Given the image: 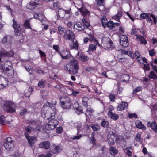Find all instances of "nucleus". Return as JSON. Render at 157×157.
Listing matches in <instances>:
<instances>
[{"mask_svg": "<svg viewBox=\"0 0 157 157\" xmlns=\"http://www.w3.org/2000/svg\"><path fill=\"white\" fill-rule=\"evenodd\" d=\"M110 101L114 102L115 101V96L114 94H110L109 96Z\"/></svg>", "mask_w": 157, "mask_h": 157, "instance_id": "bf43d9fd", "label": "nucleus"}, {"mask_svg": "<svg viewBox=\"0 0 157 157\" xmlns=\"http://www.w3.org/2000/svg\"><path fill=\"white\" fill-rule=\"evenodd\" d=\"M128 117L130 118H137V115L136 113H129Z\"/></svg>", "mask_w": 157, "mask_h": 157, "instance_id": "4d7b16f0", "label": "nucleus"}, {"mask_svg": "<svg viewBox=\"0 0 157 157\" xmlns=\"http://www.w3.org/2000/svg\"><path fill=\"white\" fill-rule=\"evenodd\" d=\"M148 77L150 79H156L157 78V75L153 71H151L149 74Z\"/></svg>", "mask_w": 157, "mask_h": 157, "instance_id": "2f4dec72", "label": "nucleus"}, {"mask_svg": "<svg viewBox=\"0 0 157 157\" xmlns=\"http://www.w3.org/2000/svg\"><path fill=\"white\" fill-rule=\"evenodd\" d=\"M79 59L81 61L85 62L89 60V58L84 55H80L79 57Z\"/></svg>", "mask_w": 157, "mask_h": 157, "instance_id": "72a5a7b5", "label": "nucleus"}, {"mask_svg": "<svg viewBox=\"0 0 157 157\" xmlns=\"http://www.w3.org/2000/svg\"><path fill=\"white\" fill-rule=\"evenodd\" d=\"M12 39V37L11 36L7 35L3 38L2 41L4 44H8L11 43Z\"/></svg>", "mask_w": 157, "mask_h": 157, "instance_id": "6ab92c4d", "label": "nucleus"}, {"mask_svg": "<svg viewBox=\"0 0 157 157\" xmlns=\"http://www.w3.org/2000/svg\"><path fill=\"white\" fill-rule=\"evenodd\" d=\"M65 29L61 26H59L58 27V33L60 35L63 34L64 32Z\"/></svg>", "mask_w": 157, "mask_h": 157, "instance_id": "79ce46f5", "label": "nucleus"}, {"mask_svg": "<svg viewBox=\"0 0 157 157\" xmlns=\"http://www.w3.org/2000/svg\"><path fill=\"white\" fill-rule=\"evenodd\" d=\"M149 15L148 14L144 13L141 14L140 15V18L143 19H147Z\"/></svg>", "mask_w": 157, "mask_h": 157, "instance_id": "3c124183", "label": "nucleus"}, {"mask_svg": "<svg viewBox=\"0 0 157 157\" xmlns=\"http://www.w3.org/2000/svg\"><path fill=\"white\" fill-rule=\"evenodd\" d=\"M89 98L87 97H84L82 98V104L83 106L87 108L88 106V101Z\"/></svg>", "mask_w": 157, "mask_h": 157, "instance_id": "c756f323", "label": "nucleus"}, {"mask_svg": "<svg viewBox=\"0 0 157 157\" xmlns=\"http://www.w3.org/2000/svg\"><path fill=\"white\" fill-rule=\"evenodd\" d=\"M82 137V135L81 134H80L76 136H73L71 137V139L72 140H79Z\"/></svg>", "mask_w": 157, "mask_h": 157, "instance_id": "864d4df0", "label": "nucleus"}, {"mask_svg": "<svg viewBox=\"0 0 157 157\" xmlns=\"http://www.w3.org/2000/svg\"><path fill=\"white\" fill-rule=\"evenodd\" d=\"M156 52V51L153 49L149 51V55L151 56H153L155 55Z\"/></svg>", "mask_w": 157, "mask_h": 157, "instance_id": "6e6d98bb", "label": "nucleus"}, {"mask_svg": "<svg viewBox=\"0 0 157 157\" xmlns=\"http://www.w3.org/2000/svg\"><path fill=\"white\" fill-rule=\"evenodd\" d=\"M64 69L71 74H77L79 69L78 63L76 60L73 59L65 66Z\"/></svg>", "mask_w": 157, "mask_h": 157, "instance_id": "f257e3e1", "label": "nucleus"}, {"mask_svg": "<svg viewBox=\"0 0 157 157\" xmlns=\"http://www.w3.org/2000/svg\"><path fill=\"white\" fill-rule=\"evenodd\" d=\"M8 84V81L6 78L2 77L0 80V89L4 88Z\"/></svg>", "mask_w": 157, "mask_h": 157, "instance_id": "dca6fc26", "label": "nucleus"}, {"mask_svg": "<svg viewBox=\"0 0 157 157\" xmlns=\"http://www.w3.org/2000/svg\"><path fill=\"white\" fill-rule=\"evenodd\" d=\"M142 89V88L141 87L139 86L136 87L134 90L133 91V93H135L137 92H138L140 91H141Z\"/></svg>", "mask_w": 157, "mask_h": 157, "instance_id": "13d9d810", "label": "nucleus"}, {"mask_svg": "<svg viewBox=\"0 0 157 157\" xmlns=\"http://www.w3.org/2000/svg\"><path fill=\"white\" fill-rule=\"evenodd\" d=\"M82 21L86 27H88L89 26L90 24L89 22L87 21L85 19L83 18L82 19Z\"/></svg>", "mask_w": 157, "mask_h": 157, "instance_id": "603ef678", "label": "nucleus"}, {"mask_svg": "<svg viewBox=\"0 0 157 157\" xmlns=\"http://www.w3.org/2000/svg\"><path fill=\"white\" fill-rule=\"evenodd\" d=\"M96 2L98 6H102L104 5L105 0H97Z\"/></svg>", "mask_w": 157, "mask_h": 157, "instance_id": "a18cd8bd", "label": "nucleus"}, {"mask_svg": "<svg viewBox=\"0 0 157 157\" xmlns=\"http://www.w3.org/2000/svg\"><path fill=\"white\" fill-rule=\"evenodd\" d=\"M74 29L75 30L81 31L83 30L85 27L84 25L80 22H78L74 24Z\"/></svg>", "mask_w": 157, "mask_h": 157, "instance_id": "f3484780", "label": "nucleus"}, {"mask_svg": "<svg viewBox=\"0 0 157 157\" xmlns=\"http://www.w3.org/2000/svg\"><path fill=\"white\" fill-rule=\"evenodd\" d=\"M51 105V103L49 102H47L44 105L41 110V114L42 116L45 117H47V114L46 113L45 111L49 109H51L50 107Z\"/></svg>", "mask_w": 157, "mask_h": 157, "instance_id": "9b49d317", "label": "nucleus"}, {"mask_svg": "<svg viewBox=\"0 0 157 157\" xmlns=\"http://www.w3.org/2000/svg\"><path fill=\"white\" fill-rule=\"evenodd\" d=\"M64 36L66 39H68L70 40L75 39L74 33L69 30H67L66 31Z\"/></svg>", "mask_w": 157, "mask_h": 157, "instance_id": "4468645a", "label": "nucleus"}, {"mask_svg": "<svg viewBox=\"0 0 157 157\" xmlns=\"http://www.w3.org/2000/svg\"><path fill=\"white\" fill-rule=\"evenodd\" d=\"M60 100L63 109H67L70 108L71 105V102L69 98L63 97H61Z\"/></svg>", "mask_w": 157, "mask_h": 157, "instance_id": "7ed1b4c3", "label": "nucleus"}, {"mask_svg": "<svg viewBox=\"0 0 157 157\" xmlns=\"http://www.w3.org/2000/svg\"><path fill=\"white\" fill-rule=\"evenodd\" d=\"M13 27L14 29L15 34L16 36H19L21 34V29L20 25L17 23V22L13 20Z\"/></svg>", "mask_w": 157, "mask_h": 157, "instance_id": "f8f14e48", "label": "nucleus"}, {"mask_svg": "<svg viewBox=\"0 0 157 157\" xmlns=\"http://www.w3.org/2000/svg\"><path fill=\"white\" fill-rule=\"evenodd\" d=\"M24 26L28 28L31 29V27L30 26L29 20H26L25 21L24 24Z\"/></svg>", "mask_w": 157, "mask_h": 157, "instance_id": "49530a36", "label": "nucleus"}, {"mask_svg": "<svg viewBox=\"0 0 157 157\" xmlns=\"http://www.w3.org/2000/svg\"><path fill=\"white\" fill-rule=\"evenodd\" d=\"M78 10L81 12L84 16H87L90 15V12L85 7L82 6L81 8L78 9Z\"/></svg>", "mask_w": 157, "mask_h": 157, "instance_id": "b1692460", "label": "nucleus"}, {"mask_svg": "<svg viewBox=\"0 0 157 157\" xmlns=\"http://www.w3.org/2000/svg\"><path fill=\"white\" fill-rule=\"evenodd\" d=\"M128 104L125 102H122V103L119 105L117 107V109L118 111L123 110L128 106Z\"/></svg>", "mask_w": 157, "mask_h": 157, "instance_id": "5701e85b", "label": "nucleus"}, {"mask_svg": "<svg viewBox=\"0 0 157 157\" xmlns=\"http://www.w3.org/2000/svg\"><path fill=\"white\" fill-rule=\"evenodd\" d=\"M110 151L112 155H115L118 152V150L114 147H111L110 148Z\"/></svg>", "mask_w": 157, "mask_h": 157, "instance_id": "7c9ffc66", "label": "nucleus"}, {"mask_svg": "<svg viewBox=\"0 0 157 157\" xmlns=\"http://www.w3.org/2000/svg\"><path fill=\"white\" fill-rule=\"evenodd\" d=\"M53 6L55 8H58L59 6V3L58 2H57L53 3Z\"/></svg>", "mask_w": 157, "mask_h": 157, "instance_id": "e2e57ef3", "label": "nucleus"}, {"mask_svg": "<svg viewBox=\"0 0 157 157\" xmlns=\"http://www.w3.org/2000/svg\"><path fill=\"white\" fill-rule=\"evenodd\" d=\"M136 40L138 41H140L141 44L145 45L147 43L144 37L141 35H136Z\"/></svg>", "mask_w": 157, "mask_h": 157, "instance_id": "412c9836", "label": "nucleus"}, {"mask_svg": "<svg viewBox=\"0 0 157 157\" xmlns=\"http://www.w3.org/2000/svg\"><path fill=\"white\" fill-rule=\"evenodd\" d=\"M105 40H103L102 44L105 48L106 49H112L113 47V43L110 39L108 37L104 38Z\"/></svg>", "mask_w": 157, "mask_h": 157, "instance_id": "0eeeda50", "label": "nucleus"}, {"mask_svg": "<svg viewBox=\"0 0 157 157\" xmlns=\"http://www.w3.org/2000/svg\"><path fill=\"white\" fill-rule=\"evenodd\" d=\"M106 27L112 29L114 27V23L112 21H109L107 22Z\"/></svg>", "mask_w": 157, "mask_h": 157, "instance_id": "58836bf2", "label": "nucleus"}, {"mask_svg": "<svg viewBox=\"0 0 157 157\" xmlns=\"http://www.w3.org/2000/svg\"><path fill=\"white\" fill-rule=\"evenodd\" d=\"M108 115L111 119L115 120H116L118 119L119 117L118 114L116 113H113V112L108 113Z\"/></svg>", "mask_w": 157, "mask_h": 157, "instance_id": "a878e982", "label": "nucleus"}, {"mask_svg": "<svg viewBox=\"0 0 157 157\" xmlns=\"http://www.w3.org/2000/svg\"><path fill=\"white\" fill-rule=\"evenodd\" d=\"M60 55L63 59H67L72 57L71 54H67L66 55H64L63 53H60Z\"/></svg>", "mask_w": 157, "mask_h": 157, "instance_id": "ea45409f", "label": "nucleus"}, {"mask_svg": "<svg viewBox=\"0 0 157 157\" xmlns=\"http://www.w3.org/2000/svg\"><path fill=\"white\" fill-rule=\"evenodd\" d=\"M114 134V133L112 131L110 132L108 134L107 141L110 144H112L115 142Z\"/></svg>", "mask_w": 157, "mask_h": 157, "instance_id": "ddd939ff", "label": "nucleus"}, {"mask_svg": "<svg viewBox=\"0 0 157 157\" xmlns=\"http://www.w3.org/2000/svg\"><path fill=\"white\" fill-rule=\"evenodd\" d=\"M38 5V4L35 2H31L27 6V8L30 9H32L36 7H37Z\"/></svg>", "mask_w": 157, "mask_h": 157, "instance_id": "bb28decb", "label": "nucleus"}, {"mask_svg": "<svg viewBox=\"0 0 157 157\" xmlns=\"http://www.w3.org/2000/svg\"><path fill=\"white\" fill-rule=\"evenodd\" d=\"M3 108L4 110L8 112H15V105L10 101H4Z\"/></svg>", "mask_w": 157, "mask_h": 157, "instance_id": "f03ea898", "label": "nucleus"}, {"mask_svg": "<svg viewBox=\"0 0 157 157\" xmlns=\"http://www.w3.org/2000/svg\"><path fill=\"white\" fill-rule=\"evenodd\" d=\"M122 80L123 82H127L129 80V75L126 74H124L122 76Z\"/></svg>", "mask_w": 157, "mask_h": 157, "instance_id": "a19ab883", "label": "nucleus"}, {"mask_svg": "<svg viewBox=\"0 0 157 157\" xmlns=\"http://www.w3.org/2000/svg\"><path fill=\"white\" fill-rule=\"evenodd\" d=\"M58 124L57 120L52 119L48 122L45 126V128L47 130H52L55 128Z\"/></svg>", "mask_w": 157, "mask_h": 157, "instance_id": "39448f33", "label": "nucleus"}, {"mask_svg": "<svg viewBox=\"0 0 157 157\" xmlns=\"http://www.w3.org/2000/svg\"><path fill=\"white\" fill-rule=\"evenodd\" d=\"M120 42L123 47H126L128 45V40L127 37L125 35H121L120 38Z\"/></svg>", "mask_w": 157, "mask_h": 157, "instance_id": "9d476101", "label": "nucleus"}, {"mask_svg": "<svg viewBox=\"0 0 157 157\" xmlns=\"http://www.w3.org/2000/svg\"><path fill=\"white\" fill-rule=\"evenodd\" d=\"M52 147L54 149V150L53 151V153H54L60 151L61 150L60 147L58 145H54Z\"/></svg>", "mask_w": 157, "mask_h": 157, "instance_id": "473e14b6", "label": "nucleus"}, {"mask_svg": "<svg viewBox=\"0 0 157 157\" xmlns=\"http://www.w3.org/2000/svg\"><path fill=\"white\" fill-rule=\"evenodd\" d=\"M90 126L93 130L95 131L99 130L100 129V126L97 124H91Z\"/></svg>", "mask_w": 157, "mask_h": 157, "instance_id": "c9c22d12", "label": "nucleus"}, {"mask_svg": "<svg viewBox=\"0 0 157 157\" xmlns=\"http://www.w3.org/2000/svg\"><path fill=\"white\" fill-rule=\"evenodd\" d=\"M5 119V117L0 114V123L2 124H4Z\"/></svg>", "mask_w": 157, "mask_h": 157, "instance_id": "09e8293b", "label": "nucleus"}, {"mask_svg": "<svg viewBox=\"0 0 157 157\" xmlns=\"http://www.w3.org/2000/svg\"><path fill=\"white\" fill-rule=\"evenodd\" d=\"M69 91H71V93H68V95H71V94H73L74 95L76 96V94H78L79 93V91H74L72 89L70 88H68Z\"/></svg>", "mask_w": 157, "mask_h": 157, "instance_id": "37998d69", "label": "nucleus"}, {"mask_svg": "<svg viewBox=\"0 0 157 157\" xmlns=\"http://www.w3.org/2000/svg\"><path fill=\"white\" fill-rule=\"evenodd\" d=\"M14 55V53L12 51H9L8 52L4 50L0 52V62L6 56L10 57Z\"/></svg>", "mask_w": 157, "mask_h": 157, "instance_id": "1a4fd4ad", "label": "nucleus"}, {"mask_svg": "<svg viewBox=\"0 0 157 157\" xmlns=\"http://www.w3.org/2000/svg\"><path fill=\"white\" fill-rule=\"evenodd\" d=\"M69 43V47L71 49H77L78 47V44L76 40L75 39L71 40Z\"/></svg>", "mask_w": 157, "mask_h": 157, "instance_id": "2eb2a0df", "label": "nucleus"}, {"mask_svg": "<svg viewBox=\"0 0 157 157\" xmlns=\"http://www.w3.org/2000/svg\"><path fill=\"white\" fill-rule=\"evenodd\" d=\"M136 140L137 142H140L141 135L140 134H137L136 136Z\"/></svg>", "mask_w": 157, "mask_h": 157, "instance_id": "052dcab7", "label": "nucleus"}, {"mask_svg": "<svg viewBox=\"0 0 157 157\" xmlns=\"http://www.w3.org/2000/svg\"><path fill=\"white\" fill-rule=\"evenodd\" d=\"M62 132V127H57L56 128V132L58 133H60Z\"/></svg>", "mask_w": 157, "mask_h": 157, "instance_id": "0e129e2a", "label": "nucleus"}, {"mask_svg": "<svg viewBox=\"0 0 157 157\" xmlns=\"http://www.w3.org/2000/svg\"><path fill=\"white\" fill-rule=\"evenodd\" d=\"M31 127L29 126H27L25 128V130L29 132H31Z\"/></svg>", "mask_w": 157, "mask_h": 157, "instance_id": "774afa93", "label": "nucleus"}, {"mask_svg": "<svg viewBox=\"0 0 157 157\" xmlns=\"http://www.w3.org/2000/svg\"><path fill=\"white\" fill-rule=\"evenodd\" d=\"M65 13V10L61 8H60L58 11L59 15V17L61 18H63L64 17Z\"/></svg>", "mask_w": 157, "mask_h": 157, "instance_id": "cd10ccee", "label": "nucleus"}, {"mask_svg": "<svg viewBox=\"0 0 157 157\" xmlns=\"http://www.w3.org/2000/svg\"><path fill=\"white\" fill-rule=\"evenodd\" d=\"M50 147V143L48 141H46L41 143L39 144V147L41 148L48 149Z\"/></svg>", "mask_w": 157, "mask_h": 157, "instance_id": "aec40b11", "label": "nucleus"}, {"mask_svg": "<svg viewBox=\"0 0 157 157\" xmlns=\"http://www.w3.org/2000/svg\"><path fill=\"white\" fill-rule=\"evenodd\" d=\"M27 110L25 109H23L21 110L20 112V115H22L26 113L27 112Z\"/></svg>", "mask_w": 157, "mask_h": 157, "instance_id": "680f3d73", "label": "nucleus"}, {"mask_svg": "<svg viewBox=\"0 0 157 157\" xmlns=\"http://www.w3.org/2000/svg\"><path fill=\"white\" fill-rule=\"evenodd\" d=\"M76 113L78 114L83 113L82 109L81 107H79L76 109Z\"/></svg>", "mask_w": 157, "mask_h": 157, "instance_id": "8fccbe9b", "label": "nucleus"}, {"mask_svg": "<svg viewBox=\"0 0 157 157\" xmlns=\"http://www.w3.org/2000/svg\"><path fill=\"white\" fill-rule=\"evenodd\" d=\"M39 52L40 55L41 57H45L46 56V54L44 53V52L43 51H42L41 50H39Z\"/></svg>", "mask_w": 157, "mask_h": 157, "instance_id": "338daca9", "label": "nucleus"}, {"mask_svg": "<svg viewBox=\"0 0 157 157\" xmlns=\"http://www.w3.org/2000/svg\"><path fill=\"white\" fill-rule=\"evenodd\" d=\"M29 143L30 144L32 145L34 144L36 140V138L33 136H31L29 137L27 139Z\"/></svg>", "mask_w": 157, "mask_h": 157, "instance_id": "f704fd0d", "label": "nucleus"}, {"mask_svg": "<svg viewBox=\"0 0 157 157\" xmlns=\"http://www.w3.org/2000/svg\"><path fill=\"white\" fill-rule=\"evenodd\" d=\"M118 53L117 58L119 61L123 60V61H124L125 59L124 58V55H127L128 56H132V54L131 51H125L122 49H120L118 50Z\"/></svg>", "mask_w": 157, "mask_h": 157, "instance_id": "20e7f679", "label": "nucleus"}, {"mask_svg": "<svg viewBox=\"0 0 157 157\" xmlns=\"http://www.w3.org/2000/svg\"><path fill=\"white\" fill-rule=\"evenodd\" d=\"M151 128L155 132L157 131V124L155 121H154L152 123Z\"/></svg>", "mask_w": 157, "mask_h": 157, "instance_id": "e433bc0d", "label": "nucleus"}, {"mask_svg": "<svg viewBox=\"0 0 157 157\" xmlns=\"http://www.w3.org/2000/svg\"><path fill=\"white\" fill-rule=\"evenodd\" d=\"M45 80H43L40 81L38 83V86L41 88L44 87L45 86Z\"/></svg>", "mask_w": 157, "mask_h": 157, "instance_id": "c03bdc74", "label": "nucleus"}, {"mask_svg": "<svg viewBox=\"0 0 157 157\" xmlns=\"http://www.w3.org/2000/svg\"><path fill=\"white\" fill-rule=\"evenodd\" d=\"M101 125L105 128H107L109 126L108 122L105 121H103L101 123Z\"/></svg>", "mask_w": 157, "mask_h": 157, "instance_id": "de8ad7c7", "label": "nucleus"}, {"mask_svg": "<svg viewBox=\"0 0 157 157\" xmlns=\"http://www.w3.org/2000/svg\"><path fill=\"white\" fill-rule=\"evenodd\" d=\"M13 142V140L11 137H8L6 139L4 146L6 150H9L13 147L14 144Z\"/></svg>", "mask_w": 157, "mask_h": 157, "instance_id": "423d86ee", "label": "nucleus"}, {"mask_svg": "<svg viewBox=\"0 0 157 157\" xmlns=\"http://www.w3.org/2000/svg\"><path fill=\"white\" fill-rule=\"evenodd\" d=\"M109 111L108 113H109V112H112V111L114 110V108L112 105H109Z\"/></svg>", "mask_w": 157, "mask_h": 157, "instance_id": "69168bd1", "label": "nucleus"}, {"mask_svg": "<svg viewBox=\"0 0 157 157\" xmlns=\"http://www.w3.org/2000/svg\"><path fill=\"white\" fill-rule=\"evenodd\" d=\"M122 16V12L121 10L118 11L117 14L113 16L112 18L113 19H114L118 22L120 21V18Z\"/></svg>", "mask_w": 157, "mask_h": 157, "instance_id": "4be33fe9", "label": "nucleus"}, {"mask_svg": "<svg viewBox=\"0 0 157 157\" xmlns=\"http://www.w3.org/2000/svg\"><path fill=\"white\" fill-rule=\"evenodd\" d=\"M97 45V42L94 44H92L90 45L89 47V49H90V50L93 51L95 50L96 48Z\"/></svg>", "mask_w": 157, "mask_h": 157, "instance_id": "4c0bfd02", "label": "nucleus"}, {"mask_svg": "<svg viewBox=\"0 0 157 157\" xmlns=\"http://www.w3.org/2000/svg\"><path fill=\"white\" fill-rule=\"evenodd\" d=\"M101 20L102 22V25L104 27H106L107 23L108 22L106 17L105 16L102 17L101 18Z\"/></svg>", "mask_w": 157, "mask_h": 157, "instance_id": "c85d7f7f", "label": "nucleus"}, {"mask_svg": "<svg viewBox=\"0 0 157 157\" xmlns=\"http://www.w3.org/2000/svg\"><path fill=\"white\" fill-rule=\"evenodd\" d=\"M135 125L137 128L139 129L145 130L146 129V127L139 120H137L135 122Z\"/></svg>", "mask_w": 157, "mask_h": 157, "instance_id": "a211bd4d", "label": "nucleus"}, {"mask_svg": "<svg viewBox=\"0 0 157 157\" xmlns=\"http://www.w3.org/2000/svg\"><path fill=\"white\" fill-rule=\"evenodd\" d=\"M34 18L37 19L40 21H41L42 20L41 17L40 15L39 14H35L34 16Z\"/></svg>", "mask_w": 157, "mask_h": 157, "instance_id": "5fc2aeb1", "label": "nucleus"}, {"mask_svg": "<svg viewBox=\"0 0 157 157\" xmlns=\"http://www.w3.org/2000/svg\"><path fill=\"white\" fill-rule=\"evenodd\" d=\"M5 64L6 66H7L9 67H6L5 70L8 72V74L9 75H12L14 74V70L12 67V63L10 61H6Z\"/></svg>", "mask_w": 157, "mask_h": 157, "instance_id": "6e6552de", "label": "nucleus"}, {"mask_svg": "<svg viewBox=\"0 0 157 157\" xmlns=\"http://www.w3.org/2000/svg\"><path fill=\"white\" fill-rule=\"evenodd\" d=\"M33 91V89L32 87H29L26 88L24 91L25 95L26 97H29Z\"/></svg>", "mask_w": 157, "mask_h": 157, "instance_id": "393cba45", "label": "nucleus"}]
</instances>
